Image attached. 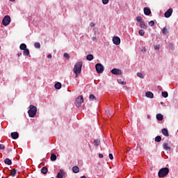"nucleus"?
Returning a JSON list of instances; mask_svg holds the SVG:
<instances>
[{
    "label": "nucleus",
    "mask_w": 178,
    "mask_h": 178,
    "mask_svg": "<svg viewBox=\"0 0 178 178\" xmlns=\"http://www.w3.org/2000/svg\"><path fill=\"white\" fill-rule=\"evenodd\" d=\"M83 67V62L79 61L74 65L73 72L76 74V77H79L80 73H81V69Z\"/></svg>",
    "instance_id": "nucleus-1"
},
{
    "label": "nucleus",
    "mask_w": 178,
    "mask_h": 178,
    "mask_svg": "<svg viewBox=\"0 0 178 178\" xmlns=\"http://www.w3.org/2000/svg\"><path fill=\"white\" fill-rule=\"evenodd\" d=\"M28 114L29 118H35V115H37V107L34 105L29 106V110L28 111Z\"/></svg>",
    "instance_id": "nucleus-2"
},
{
    "label": "nucleus",
    "mask_w": 178,
    "mask_h": 178,
    "mask_svg": "<svg viewBox=\"0 0 178 178\" xmlns=\"http://www.w3.org/2000/svg\"><path fill=\"white\" fill-rule=\"evenodd\" d=\"M159 177H165L169 175V169L168 168H163L159 171Z\"/></svg>",
    "instance_id": "nucleus-3"
},
{
    "label": "nucleus",
    "mask_w": 178,
    "mask_h": 178,
    "mask_svg": "<svg viewBox=\"0 0 178 178\" xmlns=\"http://www.w3.org/2000/svg\"><path fill=\"white\" fill-rule=\"evenodd\" d=\"M95 69L98 74H101V73H104V70H105V67L101 63H97L95 65Z\"/></svg>",
    "instance_id": "nucleus-4"
},
{
    "label": "nucleus",
    "mask_w": 178,
    "mask_h": 178,
    "mask_svg": "<svg viewBox=\"0 0 178 178\" xmlns=\"http://www.w3.org/2000/svg\"><path fill=\"white\" fill-rule=\"evenodd\" d=\"M83 102L84 99L83 98V96H79L75 100V105L76 106L79 108V106H81V104H83Z\"/></svg>",
    "instance_id": "nucleus-5"
},
{
    "label": "nucleus",
    "mask_w": 178,
    "mask_h": 178,
    "mask_svg": "<svg viewBox=\"0 0 178 178\" xmlns=\"http://www.w3.org/2000/svg\"><path fill=\"white\" fill-rule=\"evenodd\" d=\"M3 26H9L10 24V16L6 15L2 20Z\"/></svg>",
    "instance_id": "nucleus-6"
},
{
    "label": "nucleus",
    "mask_w": 178,
    "mask_h": 178,
    "mask_svg": "<svg viewBox=\"0 0 178 178\" xmlns=\"http://www.w3.org/2000/svg\"><path fill=\"white\" fill-rule=\"evenodd\" d=\"M111 73L112 74H115L116 76H120L123 74L122 72V70L118 68H113V70H111Z\"/></svg>",
    "instance_id": "nucleus-7"
},
{
    "label": "nucleus",
    "mask_w": 178,
    "mask_h": 178,
    "mask_svg": "<svg viewBox=\"0 0 178 178\" xmlns=\"http://www.w3.org/2000/svg\"><path fill=\"white\" fill-rule=\"evenodd\" d=\"M113 42L114 45H120V38L118 36H114L113 38Z\"/></svg>",
    "instance_id": "nucleus-8"
},
{
    "label": "nucleus",
    "mask_w": 178,
    "mask_h": 178,
    "mask_svg": "<svg viewBox=\"0 0 178 178\" xmlns=\"http://www.w3.org/2000/svg\"><path fill=\"white\" fill-rule=\"evenodd\" d=\"M172 13H173V8H169L165 13V17L169 18L172 16Z\"/></svg>",
    "instance_id": "nucleus-9"
},
{
    "label": "nucleus",
    "mask_w": 178,
    "mask_h": 178,
    "mask_svg": "<svg viewBox=\"0 0 178 178\" xmlns=\"http://www.w3.org/2000/svg\"><path fill=\"white\" fill-rule=\"evenodd\" d=\"M65 170H63V169H60L58 172V173L56 175L57 178H63V176H65Z\"/></svg>",
    "instance_id": "nucleus-10"
},
{
    "label": "nucleus",
    "mask_w": 178,
    "mask_h": 178,
    "mask_svg": "<svg viewBox=\"0 0 178 178\" xmlns=\"http://www.w3.org/2000/svg\"><path fill=\"white\" fill-rule=\"evenodd\" d=\"M143 12L146 16H149V15H151V9H149L148 7L144 8Z\"/></svg>",
    "instance_id": "nucleus-11"
},
{
    "label": "nucleus",
    "mask_w": 178,
    "mask_h": 178,
    "mask_svg": "<svg viewBox=\"0 0 178 178\" xmlns=\"http://www.w3.org/2000/svg\"><path fill=\"white\" fill-rule=\"evenodd\" d=\"M54 152H55V149L51 150V154L50 159H51V161H56V154H54Z\"/></svg>",
    "instance_id": "nucleus-12"
},
{
    "label": "nucleus",
    "mask_w": 178,
    "mask_h": 178,
    "mask_svg": "<svg viewBox=\"0 0 178 178\" xmlns=\"http://www.w3.org/2000/svg\"><path fill=\"white\" fill-rule=\"evenodd\" d=\"M11 137L13 140H17L19 138V133L17 132H13L11 133Z\"/></svg>",
    "instance_id": "nucleus-13"
},
{
    "label": "nucleus",
    "mask_w": 178,
    "mask_h": 178,
    "mask_svg": "<svg viewBox=\"0 0 178 178\" xmlns=\"http://www.w3.org/2000/svg\"><path fill=\"white\" fill-rule=\"evenodd\" d=\"M162 134H163L165 137H169V131H168V129L163 128L162 129Z\"/></svg>",
    "instance_id": "nucleus-14"
},
{
    "label": "nucleus",
    "mask_w": 178,
    "mask_h": 178,
    "mask_svg": "<svg viewBox=\"0 0 178 178\" xmlns=\"http://www.w3.org/2000/svg\"><path fill=\"white\" fill-rule=\"evenodd\" d=\"M145 97L152 99L154 98V93H152V92H146Z\"/></svg>",
    "instance_id": "nucleus-15"
},
{
    "label": "nucleus",
    "mask_w": 178,
    "mask_h": 178,
    "mask_svg": "<svg viewBox=\"0 0 178 178\" xmlns=\"http://www.w3.org/2000/svg\"><path fill=\"white\" fill-rule=\"evenodd\" d=\"M54 87L56 90H60V88H62V83H60V82H57L55 83Z\"/></svg>",
    "instance_id": "nucleus-16"
},
{
    "label": "nucleus",
    "mask_w": 178,
    "mask_h": 178,
    "mask_svg": "<svg viewBox=\"0 0 178 178\" xmlns=\"http://www.w3.org/2000/svg\"><path fill=\"white\" fill-rule=\"evenodd\" d=\"M156 118L157 120L159 122H161V120H163V115L161 113L156 114Z\"/></svg>",
    "instance_id": "nucleus-17"
},
{
    "label": "nucleus",
    "mask_w": 178,
    "mask_h": 178,
    "mask_svg": "<svg viewBox=\"0 0 178 178\" xmlns=\"http://www.w3.org/2000/svg\"><path fill=\"white\" fill-rule=\"evenodd\" d=\"M139 23H140V29H147V26H146L145 22L144 21H142V22H140Z\"/></svg>",
    "instance_id": "nucleus-18"
},
{
    "label": "nucleus",
    "mask_w": 178,
    "mask_h": 178,
    "mask_svg": "<svg viewBox=\"0 0 178 178\" xmlns=\"http://www.w3.org/2000/svg\"><path fill=\"white\" fill-rule=\"evenodd\" d=\"M163 149H165V151H169V149H170L169 144H168V143H164L163 145Z\"/></svg>",
    "instance_id": "nucleus-19"
},
{
    "label": "nucleus",
    "mask_w": 178,
    "mask_h": 178,
    "mask_svg": "<svg viewBox=\"0 0 178 178\" xmlns=\"http://www.w3.org/2000/svg\"><path fill=\"white\" fill-rule=\"evenodd\" d=\"M72 172H74V173H79V172H80V168L77 166H74L72 168Z\"/></svg>",
    "instance_id": "nucleus-20"
},
{
    "label": "nucleus",
    "mask_w": 178,
    "mask_h": 178,
    "mask_svg": "<svg viewBox=\"0 0 178 178\" xmlns=\"http://www.w3.org/2000/svg\"><path fill=\"white\" fill-rule=\"evenodd\" d=\"M41 172L43 175H47V173H48V168H47V167H42Z\"/></svg>",
    "instance_id": "nucleus-21"
},
{
    "label": "nucleus",
    "mask_w": 178,
    "mask_h": 178,
    "mask_svg": "<svg viewBox=\"0 0 178 178\" xmlns=\"http://www.w3.org/2000/svg\"><path fill=\"white\" fill-rule=\"evenodd\" d=\"M19 48L22 51H24V49H27V45H26L24 43H22L20 44Z\"/></svg>",
    "instance_id": "nucleus-22"
},
{
    "label": "nucleus",
    "mask_w": 178,
    "mask_h": 178,
    "mask_svg": "<svg viewBox=\"0 0 178 178\" xmlns=\"http://www.w3.org/2000/svg\"><path fill=\"white\" fill-rule=\"evenodd\" d=\"M4 163L6 165H12V160L7 158L4 160Z\"/></svg>",
    "instance_id": "nucleus-23"
},
{
    "label": "nucleus",
    "mask_w": 178,
    "mask_h": 178,
    "mask_svg": "<svg viewBox=\"0 0 178 178\" xmlns=\"http://www.w3.org/2000/svg\"><path fill=\"white\" fill-rule=\"evenodd\" d=\"M100 143H101V141L99 139H96L94 140L93 144H94L95 147H98V145H99Z\"/></svg>",
    "instance_id": "nucleus-24"
},
{
    "label": "nucleus",
    "mask_w": 178,
    "mask_h": 178,
    "mask_svg": "<svg viewBox=\"0 0 178 178\" xmlns=\"http://www.w3.org/2000/svg\"><path fill=\"white\" fill-rule=\"evenodd\" d=\"M87 60L91 61L92 59H94V56L92 54H89L86 56Z\"/></svg>",
    "instance_id": "nucleus-25"
},
{
    "label": "nucleus",
    "mask_w": 178,
    "mask_h": 178,
    "mask_svg": "<svg viewBox=\"0 0 178 178\" xmlns=\"http://www.w3.org/2000/svg\"><path fill=\"white\" fill-rule=\"evenodd\" d=\"M24 55L25 56H29V55H30V50H29V49H26L24 50Z\"/></svg>",
    "instance_id": "nucleus-26"
},
{
    "label": "nucleus",
    "mask_w": 178,
    "mask_h": 178,
    "mask_svg": "<svg viewBox=\"0 0 178 178\" xmlns=\"http://www.w3.org/2000/svg\"><path fill=\"white\" fill-rule=\"evenodd\" d=\"M156 143H161L162 141V137L158 136L155 138Z\"/></svg>",
    "instance_id": "nucleus-27"
},
{
    "label": "nucleus",
    "mask_w": 178,
    "mask_h": 178,
    "mask_svg": "<svg viewBox=\"0 0 178 178\" xmlns=\"http://www.w3.org/2000/svg\"><path fill=\"white\" fill-rule=\"evenodd\" d=\"M34 47L35 48L40 49V48H41V44H40V42H35Z\"/></svg>",
    "instance_id": "nucleus-28"
},
{
    "label": "nucleus",
    "mask_w": 178,
    "mask_h": 178,
    "mask_svg": "<svg viewBox=\"0 0 178 178\" xmlns=\"http://www.w3.org/2000/svg\"><path fill=\"white\" fill-rule=\"evenodd\" d=\"M161 95L163 98H168V97H169V94L168 93V92H162Z\"/></svg>",
    "instance_id": "nucleus-29"
},
{
    "label": "nucleus",
    "mask_w": 178,
    "mask_h": 178,
    "mask_svg": "<svg viewBox=\"0 0 178 178\" xmlns=\"http://www.w3.org/2000/svg\"><path fill=\"white\" fill-rule=\"evenodd\" d=\"M136 21L138 23H141V22H143L144 20H143V17L141 16H138L136 17Z\"/></svg>",
    "instance_id": "nucleus-30"
},
{
    "label": "nucleus",
    "mask_w": 178,
    "mask_h": 178,
    "mask_svg": "<svg viewBox=\"0 0 178 178\" xmlns=\"http://www.w3.org/2000/svg\"><path fill=\"white\" fill-rule=\"evenodd\" d=\"M10 175L11 176H13V177H15V176H16V170L15 169L11 170Z\"/></svg>",
    "instance_id": "nucleus-31"
},
{
    "label": "nucleus",
    "mask_w": 178,
    "mask_h": 178,
    "mask_svg": "<svg viewBox=\"0 0 178 178\" xmlns=\"http://www.w3.org/2000/svg\"><path fill=\"white\" fill-rule=\"evenodd\" d=\"M89 99L90 101H94V100L97 99V97H95V96L94 95H90L89 96Z\"/></svg>",
    "instance_id": "nucleus-32"
},
{
    "label": "nucleus",
    "mask_w": 178,
    "mask_h": 178,
    "mask_svg": "<svg viewBox=\"0 0 178 178\" xmlns=\"http://www.w3.org/2000/svg\"><path fill=\"white\" fill-rule=\"evenodd\" d=\"M162 33H163V34H168V33H169V31H168V28L164 27V28L162 29Z\"/></svg>",
    "instance_id": "nucleus-33"
},
{
    "label": "nucleus",
    "mask_w": 178,
    "mask_h": 178,
    "mask_svg": "<svg viewBox=\"0 0 178 178\" xmlns=\"http://www.w3.org/2000/svg\"><path fill=\"white\" fill-rule=\"evenodd\" d=\"M138 34H139V35L143 36L145 34V31H144V30H143V29H140L138 31Z\"/></svg>",
    "instance_id": "nucleus-34"
},
{
    "label": "nucleus",
    "mask_w": 178,
    "mask_h": 178,
    "mask_svg": "<svg viewBox=\"0 0 178 178\" xmlns=\"http://www.w3.org/2000/svg\"><path fill=\"white\" fill-rule=\"evenodd\" d=\"M118 83H119V84H122V86H126V82L122 81V79H118Z\"/></svg>",
    "instance_id": "nucleus-35"
},
{
    "label": "nucleus",
    "mask_w": 178,
    "mask_h": 178,
    "mask_svg": "<svg viewBox=\"0 0 178 178\" xmlns=\"http://www.w3.org/2000/svg\"><path fill=\"white\" fill-rule=\"evenodd\" d=\"M137 76L138 77H140V79H144V75L141 72H138Z\"/></svg>",
    "instance_id": "nucleus-36"
},
{
    "label": "nucleus",
    "mask_w": 178,
    "mask_h": 178,
    "mask_svg": "<svg viewBox=\"0 0 178 178\" xmlns=\"http://www.w3.org/2000/svg\"><path fill=\"white\" fill-rule=\"evenodd\" d=\"M103 5H108L109 3V0H102Z\"/></svg>",
    "instance_id": "nucleus-37"
},
{
    "label": "nucleus",
    "mask_w": 178,
    "mask_h": 178,
    "mask_svg": "<svg viewBox=\"0 0 178 178\" xmlns=\"http://www.w3.org/2000/svg\"><path fill=\"white\" fill-rule=\"evenodd\" d=\"M168 47L170 48V49L173 50L174 48H175V46L173 45V44L170 43V44H168Z\"/></svg>",
    "instance_id": "nucleus-38"
},
{
    "label": "nucleus",
    "mask_w": 178,
    "mask_h": 178,
    "mask_svg": "<svg viewBox=\"0 0 178 178\" xmlns=\"http://www.w3.org/2000/svg\"><path fill=\"white\" fill-rule=\"evenodd\" d=\"M63 56L64 58H65V59H69L70 58V56H69V54L67 53H65Z\"/></svg>",
    "instance_id": "nucleus-39"
},
{
    "label": "nucleus",
    "mask_w": 178,
    "mask_h": 178,
    "mask_svg": "<svg viewBox=\"0 0 178 178\" xmlns=\"http://www.w3.org/2000/svg\"><path fill=\"white\" fill-rule=\"evenodd\" d=\"M154 24H155V22L154 21L149 22V26H150L151 27H152V26H154Z\"/></svg>",
    "instance_id": "nucleus-40"
},
{
    "label": "nucleus",
    "mask_w": 178,
    "mask_h": 178,
    "mask_svg": "<svg viewBox=\"0 0 178 178\" xmlns=\"http://www.w3.org/2000/svg\"><path fill=\"white\" fill-rule=\"evenodd\" d=\"M160 46L159 44H156L154 46L155 51H159Z\"/></svg>",
    "instance_id": "nucleus-41"
},
{
    "label": "nucleus",
    "mask_w": 178,
    "mask_h": 178,
    "mask_svg": "<svg viewBox=\"0 0 178 178\" xmlns=\"http://www.w3.org/2000/svg\"><path fill=\"white\" fill-rule=\"evenodd\" d=\"M106 115L107 116H112V114H111V113L109 112V110L106 111Z\"/></svg>",
    "instance_id": "nucleus-42"
},
{
    "label": "nucleus",
    "mask_w": 178,
    "mask_h": 178,
    "mask_svg": "<svg viewBox=\"0 0 178 178\" xmlns=\"http://www.w3.org/2000/svg\"><path fill=\"white\" fill-rule=\"evenodd\" d=\"M0 149H5V145L1 144L0 145Z\"/></svg>",
    "instance_id": "nucleus-43"
},
{
    "label": "nucleus",
    "mask_w": 178,
    "mask_h": 178,
    "mask_svg": "<svg viewBox=\"0 0 178 178\" xmlns=\"http://www.w3.org/2000/svg\"><path fill=\"white\" fill-rule=\"evenodd\" d=\"M108 156H109L110 159H111V160L113 159V154H112L110 153V154H108Z\"/></svg>",
    "instance_id": "nucleus-44"
},
{
    "label": "nucleus",
    "mask_w": 178,
    "mask_h": 178,
    "mask_svg": "<svg viewBox=\"0 0 178 178\" xmlns=\"http://www.w3.org/2000/svg\"><path fill=\"white\" fill-rule=\"evenodd\" d=\"M90 26V27H95V24L94 22H91Z\"/></svg>",
    "instance_id": "nucleus-45"
},
{
    "label": "nucleus",
    "mask_w": 178,
    "mask_h": 178,
    "mask_svg": "<svg viewBox=\"0 0 178 178\" xmlns=\"http://www.w3.org/2000/svg\"><path fill=\"white\" fill-rule=\"evenodd\" d=\"M99 158H100V159L104 158V154H99Z\"/></svg>",
    "instance_id": "nucleus-46"
},
{
    "label": "nucleus",
    "mask_w": 178,
    "mask_h": 178,
    "mask_svg": "<svg viewBox=\"0 0 178 178\" xmlns=\"http://www.w3.org/2000/svg\"><path fill=\"white\" fill-rule=\"evenodd\" d=\"M47 58H49V59H51V58H52V55L48 54V55H47Z\"/></svg>",
    "instance_id": "nucleus-47"
},
{
    "label": "nucleus",
    "mask_w": 178,
    "mask_h": 178,
    "mask_svg": "<svg viewBox=\"0 0 178 178\" xmlns=\"http://www.w3.org/2000/svg\"><path fill=\"white\" fill-rule=\"evenodd\" d=\"M17 55L18 56H22V53H18Z\"/></svg>",
    "instance_id": "nucleus-48"
},
{
    "label": "nucleus",
    "mask_w": 178,
    "mask_h": 178,
    "mask_svg": "<svg viewBox=\"0 0 178 178\" xmlns=\"http://www.w3.org/2000/svg\"><path fill=\"white\" fill-rule=\"evenodd\" d=\"M92 40H97V38L96 37H93L92 38Z\"/></svg>",
    "instance_id": "nucleus-49"
},
{
    "label": "nucleus",
    "mask_w": 178,
    "mask_h": 178,
    "mask_svg": "<svg viewBox=\"0 0 178 178\" xmlns=\"http://www.w3.org/2000/svg\"><path fill=\"white\" fill-rule=\"evenodd\" d=\"M80 178H87L86 176H82Z\"/></svg>",
    "instance_id": "nucleus-50"
},
{
    "label": "nucleus",
    "mask_w": 178,
    "mask_h": 178,
    "mask_svg": "<svg viewBox=\"0 0 178 178\" xmlns=\"http://www.w3.org/2000/svg\"><path fill=\"white\" fill-rule=\"evenodd\" d=\"M163 104H164L163 102H161V105H163Z\"/></svg>",
    "instance_id": "nucleus-51"
},
{
    "label": "nucleus",
    "mask_w": 178,
    "mask_h": 178,
    "mask_svg": "<svg viewBox=\"0 0 178 178\" xmlns=\"http://www.w3.org/2000/svg\"><path fill=\"white\" fill-rule=\"evenodd\" d=\"M11 2H15V0H10Z\"/></svg>",
    "instance_id": "nucleus-52"
}]
</instances>
